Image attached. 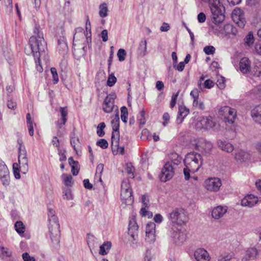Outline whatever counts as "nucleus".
Listing matches in <instances>:
<instances>
[{"mask_svg": "<svg viewBox=\"0 0 261 261\" xmlns=\"http://www.w3.org/2000/svg\"><path fill=\"white\" fill-rule=\"evenodd\" d=\"M251 115L255 121L261 124V105L255 107L252 110Z\"/></svg>", "mask_w": 261, "mask_h": 261, "instance_id": "24", "label": "nucleus"}, {"mask_svg": "<svg viewBox=\"0 0 261 261\" xmlns=\"http://www.w3.org/2000/svg\"><path fill=\"white\" fill-rule=\"evenodd\" d=\"M233 21L241 28H244L246 19L244 12L239 8H236L232 12Z\"/></svg>", "mask_w": 261, "mask_h": 261, "instance_id": "11", "label": "nucleus"}, {"mask_svg": "<svg viewBox=\"0 0 261 261\" xmlns=\"http://www.w3.org/2000/svg\"><path fill=\"white\" fill-rule=\"evenodd\" d=\"M121 118L123 122L126 123L127 122L128 111L126 107L123 106L121 108Z\"/></svg>", "mask_w": 261, "mask_h": 261, "instance_id": "42", "label": "nucleus"}, {"mask_svg": "<svg viewBox=\"0 0 261 261\" xmlns=\"http://www.w3.org/2000/svg\"><path fill=\"white\" fill-rule=\"evenodd\" d=\"M22 257L24 261H35V258L31 256L27 252L23 253Z\"/></svg>", "mask_w": 261, "mask_h": 261, "instance_id": "63", "label": "nucleus"}, {"mask_svg": "<svg viewBox=\"0 0 261 261\" xmlns=\"http://www.w3.org/2000/svg\"><path fill=\"white\" fill-rule=\"evenodd\" d=\"M120 197L122 203L125 205H131L134 202L133 190L129 180H122Z\"/></svg>", "mask_w": 261, "mask_h": 261, "instance_id": "7", "label": "nucleus"}, {"mask_svg": "<svg viewBox=\"0 0 261 261\" xmlns=\"http://www.w3.org/2000/svg\"><path fill=\"white\" fill-rule=\"evenodd\" d=\"M125 171L127 174L129 175V178H134V168L132 166L131 163H127L126 165Z\"/></svg>", "mask_w": 261, "mask_h": 261, "instance_id": "41", "label": "nucleus"}, {"mask_svg": "<svg viewBox=\"0 0 261 261\" xmlns=\"http://www.w3.org/2000/svg\"><path fill=\"white\" fill-rule=\"evenodd\" d=\"M58 154L60 156V161L63 162L66 160V156L65 155L66 150L64 149L58 148Z\"/></svg>", "mask_w": 261, "mask_h": 261, "instance_id": "51", "label": "nucleus"}, {"mask_svg": "<svg viewBox=\"0 0 261 261\" xmlns=\"http://www.w3.org/2000/svg\"><path fill=\"white\" fill-rule=\"evenodd\" d=\"M185 168L183 172L185 179H189L191 173H195L202 165V157L199 153L193 152L188 153L184 160Z\"/></svg>", "mask_w": 261, "mask_h": 261, "instance_id": "2", "label": "nucleus"}, {"mask_svg": "<svg viewBox=\"0 0 261 261\" xmlns=\"http://www.w3.org/2000/svg\"><path fill=\"white\" fill-rule=\"evenodd\" d=\"M194 257L196 261H210L211 258L208 252L202 248H198L194 251Z\"/></svg>", "mask_w": 261, "mask_h": 261, "instance_id": "15", "label": "nucleus"}, {"mask_svg": "<svg viewBox=\"0 0 261 261\" xmlns=\"http://www.w3.org/2000/svg\"><path fill=\"white\" fill-rule=\"evenodd\" d=\"M203 51L207 55H213L215 51V48L213 46H206L204 47Z\"/></svg>", "mask_w": 261, "mask_h": 261, "instance_id": "53", "label": "nucleus"}, {"mask_svg": "<svg viewBox=\"0 0 261 261\" xmlns=\"http://www.w3.org/2000/svg\"><path fill=\"white\" fill-rule=\"evenodd\" d=\"M70 143L74 150L76 151V146L79 143V139L76 137H72L70 140Z\"/></svg>", "mask_w": 261, "mask_h": 261, "instance_id": "62", "label": "nucleus"}, {"mask_svg": "<svg viewBox=\"0 0 261 261\" xmlns=\"http://www.w3.org/2000/svg\"><path fill=\"white\" fill-rule=\"evenodd\" d=\"M60 113L61 115L62 123H60L59 122H57L56 124L59 128H61L63 125H64L66 121V116H67V110L66 107H61Z\"/></svg>", "mask_w": 261, "mask_h": 261, "instance_id": "28", "label": "nucleus"}, {"mask_svg": "<svg viewBox=\"0 0 261 261\" xmlns=\"http://www.w3.org/2000/svg\"><path fill=\"white\" fill-rule=\"evenodd\" d=\"M240 70L243 74L247 73L250 70V62L247 58H243L240 63Z\"/></svg>", "mask_w": 261, "mask_h": 261, "instance_id": "22", "label": "nucleus"}, {"mask_svg": "<svg viewBox=\"0 0 261 261\" xmlns=\"http://www.w3.org/2000/svg\"><path fill=\"white\" fill-rule=\"evenodd\" d=\"M193 106L198 108L200 110H204L205 106L203 101L199 100V99H193Z\"/></svg>", "mask_w": 261, "mask_h": 261, "instance_id": "40", "label": "nucleus"}, {"mask_svg": "<svg viewBox=\"0 0 261 261\" xmlns=\"http://www.w3.org/2000/svg\"><path fill=\"white\" fill-rule=\"evenodd\" d=\"M116 77L114 76L113 74H111L108 77L107 84L109 87H112L116 83Z\"/></svg>", "mask_w": 261, "mask_h": 261, "instance_id": "49", "label": "nucleus"}, {"mask_svg": "<svg viewBox=\"0 0 261 261\" xmlns=\"http://www.w3.org/2000/svg\"><path fill=\"white\" fill-rule=\"evenodd\" d=\"M94 241L95 237L92 234H88L87 237V242L90 248L94 246Z\"/></svg>", "mask_w": 261, "mask_h": 261, "instance_id": "56", "label": "nucleus"}, {"mask_svg": "<svg viewBox=\"0 0 261 261\" xmlns=\"http://www.w3.org/2000/svg\"><path fill=\"white\" fill-rule=\"evenodd\" d=\"M99 14L101 18H105L108 16V7L106 3H103L99 6Z\"/></svg>", "mask_w": 261, "mask_h": 261, "instance_id": "35", "label": "nucleus"}, {"mask_svg": "<svg viewBox=\"0 0 261 261\" xmlns=\"http://www.w3.org/2000/svg\"><path fill=\"white\" fill-rule=\"evenodd\" d=\"M18 164L16 163L13 164V173L16 179H19L20 178V175L19 174V170L17 167Z\"/></svg>", "mask_w": 261, "mask_h": 261, "instance_id": "58", "label": "nucleus"}, {"mask_svg": "<svg viewBox=\"0 0 261 261\" xmlns=\"http://www.w3.org/2000/svg\"><path fill=\"white\" fill-rule=\"evenodd\" d=\"M50 72L52 74L54 83L57 84L59 82V77L57 69L54 67H52L50 69Z\"/></svg>", "mask_w": 261, "mask_h": 261, "instance_id": "52", "label": "nucleus"}, {"mask_svg": "<svg viewBox=\"0 0 261 261\" xmlns=\"http://www.w3.org/2000/svg\"><path fill=\"white\" fill-rule=\"evenodd\" d=\"M9 177V171L5 165V164H3L0 167V179L4 178L7 179Z\"/></svg>", "mask_w": 261, "mask_h": 261, "instance_id": "34", "label": "nucleus"}, {"mask_svg": "<svg viewBox=\"0 0 261 261\" xmlns=\"http://www.w3.org/2000/svg\"><path fill=\"white\" fill-rule=\"evenodd\" d=\"M85 36L86 37L87 41L91 40V24L89 19H87L86 23V33H84Z\"/></svg>", "mask_w": 261, "mask_h": 261, "instance_id": "36", "label": "nucleus"}, {"mask_svg": "<svg viewBox=\"0 0 261 261\" xmlns=\"http://www.w3.org/2000/svg\"><path fill=\"white\" fill-rule=\"evenodd\" d=\"M220 115L224 116L225 122L232 124L237 117V111L236 109L228 106L221 108L219 111Z\"/></svg>", "mask_w": 261, "mask_h": 261, "instance_id": "10", "label": "nucleus"}, {"mask_svg": "<svg viewBox=\"0 0 261 261\" xmlns=\"http://www.w3.org/2000/svg\"><path fill=\"white\" fill-rule=\"evenodd\" d=\"M18 162L20 164L23 166L28 165V159L25 147L23 149L18 150Z\"/></svg>", "mask_w": 261, "mask_h": 261, "instance_id": "27", "label": "nucleus"}, {"mask_svg": "<svg viewBox=\"0 0 261 261\" xmlns=\"http://www.w3.org/2000/svg\"><path fill=\"white\" fill-rule=\"evenodd\" d=\"M155 232L146 233L145 240L149 243H153L155 240Z\"/></svg>", "mask_w": 261, "mask_h": 261, "instance_id": "46", "label": "nucleus"}, {"mask_svg": "<svg viewBox=\"0 0 261 261\" xmlns=\"http://www.w3.org/2000/svg\"><path fill=\"white\" fill-rule=\"evenodd\" d=\"M63 197L64 199L68 200L73 199V196L71 193V191L70 188H64Z\"/></svg>", "mask_w": 261, "mask_h": 261, "instance_id": "39", "label": "nucleus"}, {"mask_svg": "<svg viewBox=\"0 0 261 261\" xmlns=\"http://www.w3.org/2000/svg\"><path fill=\"white\" fill-rule=\"evenodd\" d=\"M196 148L200 151L208 153L212 149L213 144L203 138H200L196 143Z\"/></svg>", "mask_w": 261, "mask_h": 261, "instance_id": "14", "label": "nucleus"}, {"mask_svg": "<svg viewBox=\"0 0 261 261\" xmlns=\"http://www.w3.org/2000/svg\"><path fill=\"white\" fill-rule=\"evenodd\" d=\"M217 85L220 89H223L225 88V80L221 76L217 81Z\"/></svg>", "mask_w": 261, "mask_h": 261, "instance_id": "59", "label": "nucleus"}, {"mask_svg": "<svg viewBox=\"0 0 261 261\" xmlns=\"http://www.w3.org/2000/svg\"><path fill=\"white\" fill-rule=\"evenodd\" d=\"M250 159V155L247 152L240 150L234 154V159L237 162L243 163L249 161Z\"/></svg>", "mask_w": 261, "mask_h": 261, "instance_id": "19", "label": "nucleus"}, {"mask_svg": "<svg viewBox=\"0 0 261 261\" xmlns=\"http://www.w3.org/2000/svg\"><path fill=\"white\" fill-rule=\"evenodd\" d=\"M141 202L143 207H148L149 206V198L148 194H145L141 196Z\"/></svg>", "mask_w": 261, "mask_h": 261, "instance_id": "44", "label": "nucleus"}, {"mask_svg": "<svg viewBox=\"0 0 261 261\" xmlns=\"http://www.w3.org/2000/svg\"><path fill=\"white\" fill-rule=\"evenodd\" d=\"M48 229L50 238L53 245L58 246L60 243V225L55 211L51 208L48 209Z\"/></svg>", "mask_w": 261, "mask_h": 261, "instance_id": "3", "label": "nucleus"}, {"mask_svg": "<svg viewBox=\"0 0 261 261\" xmlns=\"http://www.w3.org/2000/svg\"><path fill=\"white\" fill-rule=\"evenodd\" d=\"M112 244L110 242H106L100 246L99 253L102 255L107 254L109 250L111 249Z\"/></svg>", "mask_w": 261, "mask_h": 261, "instance_id": "32", "label": "nucleus"}, {"mask_svg": "<svg viewBox=\"0 0 261 261\" xmlns=\"http://www.w3.org/2000/svg\"><path fill=\"white\" fill-rule=\"evenodd\" d=\"M116 98V95L115 93H111L107 96L102 104V110L105 112L109 113L113 111Z\"/></svg>", "mask_w": 261, "mask_h": 261, "instance_id": "12", "label": "nucleus"}, {"mask_svg": "<svg viewBox=\"0 0 261 261\" xmlns=\"http://www.w3.org/2000/svg\"><path fill=\"white\" fill-rule=\"evenodd\" d=\"M29 43L31 49V54H32L34 57L37 70L39 72H41L43 71V68L40 64V57L46 48V43L39 25H35L34 35L30 37Z\"/></svg>", "mask_w": 261, "mask_h": 261, "instance_id": "1", "label": "nucleus"}, {"mask_svg": "<svg viewBox=\"0 0 261 261\" xmlns=\"http://www.w3.org/2000/svg\"><path fill=\"white\" fill-rule=\"evenodd\" d=\"M168 231L169 235L174 239V242L178 245L182 244L186 240V231L182 229L181 226L170 227Z\"/></svg>", "mask_w": 261, "mask_h": 261, "instance_id": "8", "label": "nucleus"}, {"mask_svg": "<svg viewBox=\"0 0 261 261\" xmlns=\"http://www.w3.org/2000/svg\"><path fill=\"white\" fill-rule=\"evenodd\" d=\"M258 250L255 247L248 248L245 252V254L242 258L243 261L254 260L258 255Z\"/></svg>", "mask_w": 261, "mask_h": 261, "instance_id": "20", "label": "nucleus"}, {"mask_svg": "<svg viewBox=\"0 0 261 261\" xmlns=\"http://www.w3.org/2000/svg\"><path fill=\"white\" fill-rule=\"evenodd\" d=\"M219 147L222 150L227 152H231L233 149V146L230 143L225 140H219L217 142Z\"/></svg>", "mask_w": 261, "mask_h": 261, "instance_id": "23", "label": "nucleus"}, {"mask_svg": "<svg viewBox=\"0 0 261 261\" xmlns=\"http://www.w3.org/2000/svg\"><path fill=\"white\" fill-rule=\"evenodd\" d=\"M227 210L228 207L226 206L218 205L214 207L212 211V216L214 219L218 220L224 216Z\"/></svg>", "mask_w": 261, "mask_h": 261, "instance_id": "17", "label": "nucleus"}, {"mask_svg": "<svg viewBox=\"0 0 261 261\" xmlns=\"http://www.w3.org/2000/svg\"><path fill=\"white\" fill-rule=\"evenodd\" d=\"M207 3L210 8L213 21L215 24L222 23L225 19V8L220 0H201Z\"/></svg>", "mask_w": 261, "mask_h": 261, "instance_id": "4", "label": "nucleus"}, {"mask_svg": "<svg viewBox=\"0 0 261 261\" xmlns=\"http://www.w3.org/2000/svg\"><path fill=\"white\" fill-rule=\"evenodd\" d=\"M139 54L141 57H144L147 54V41L146 40H141L138 48Z\"/></svg>", "mask_w": 261, "mask_h": 261, "instance_id": "33", "label": "nucleus"}, {"mask_svg": "<svg viewBox=\"0 0 261 261\" xmlns=\"http://www.w3.org/2000/svg\"><path fill=\"white\" fill-rule=\"evenodd\" d=\"M58 50L61 55H65L67 53L68 46L66 42L63 39L58 40Z\"/></svg>", "mask_w": 261, "mask_h": 261, "instance_id": "30", "label": "nucleus"}, {"mask_svg": "<svg viewBox=\"0 0 261 261\" xmlns=\"http://www.w3.org/2000/svg\"><path fill=\"white\" fill-rule=\"evenodd\" d=\"M169 220V227H176L185 224L188 218L185 211L181 208H176L167 214Z\"/></svg>", "mask_w": 261, "mask_h": 261, "instance_id": "5", "label": "nucleus"}, {"mask_svg": "<svg viewBox=\"0 0 261 261\" xmlns=\"http://www.w3.org/2000/svg\"><path fill=\"white\" fill-rule=\"evenodd\" d=\"M218 261H235L229 254H224L218 257Z\"/></svg>", "mask_w": 261, "mask_h": 261, "instance_id": "45", "label": "nucleus"}, {"mask_svg": "<svg viewBox=\"0 0 261 261\" xmlns=\"http://www.w3.org/2000/svg\"><path fill=\"white\" fill-rule=\"evenodd\" d=\"M258 202V197L253 194H249L245 196L241 200V204L243 206L252 207Z\"/></svg>", "mask_w": 261, "mask_h": 261, "instance_id": "16", "label": "nucleus"}, {"mask_svg": "<svg viewBox=\"0 0 261 261\" xmlns=\"http://www.w3.org/2000/svg\"><path fill=\"white\" fill-rule=\"evenodd\" d=\"M138 229V226L135 220H132L129 221L128 225V232L134 240H136L135 233L137 231Z\"/></svg>", "mask_w": 261, "mask_h": 261, "instance_id": "26", "label": "nucleus"}, {"mask_svg": "<svg viewBox=\"0 0 261 261\" xmlns=\"http://www.w3.org/2000/svg\"><path fill=\"white\" fill-rule=\"evenodd\" d=\"M16 231L19 234L23 233L25 231V227L21 221H17L15 224Z\"/></svg>", "mask_w": 261, "mask_h": 261, "instance_id": "38", "label": "nucleus"}, {"mask_svg": "<svg viewBox=\"0 0 261 261\" xmlns=\"http://www.w3.org/2000/svg\"><path fill=\"white\" fill-rule=\"evenodd\" d=\"M244 45L247 47H251L254 42V37L253 33L249 32L244 39Z\"/></svg>", "mask_w": 261, "mask_h": 261, "instance_id": "31", "label": "nucleus"}, {"mask_svg": "<svg viewBox=\"0 0 261 261\" xmlns=\"http://www.w3.org/2000/svg\"><path fill=\"white\" fill-rule=\"evenodd\" d=\"M200 92V90L195 88L193 89L190 93V95L192 96L193 99H196L199 98V94Z\"/></svg>", "mask_w": 261, "mask_h": 261, "instance_id": "61", "label": "nucleus"}, {"mask_svg": "<svg viewBox=\"0 0 261 261\" xmlns=\"http://www.w3.org/2000/svg\"><path fill=\"white\" fill-rule=\"evenodd\" d=\"M174 168L171 163L169 162H167L164 166L160 174L159 178L160 179H171L174 175Z\"/></svg>", "mask_w": 261, "mask_h": 261, "instance_id": "13", "label": "nucleus"}, {"mask_svg": "<svg viewBox=\"0 0 261 261\" xmlns=\"http://www.w3.org/2000/svg\"><path fill=\"white\" fill-rule=\"evenodd\" d=\"M137 119L141 124H145V111L143 109L142 111H141L139 113V115L137 116Z\"/></svg>", "mask_w": 261, "mask_h": 261, "instance_id": "55", "label": "nucleus"}, {"mask_svg": "<svg viewBox=\"0 0 261 261\" xmlns=\"http://www.w3.org/2000/svg\"><path fill=\"white\" fill-rule=\"evenodd\" d=\"M189 110L185 106H179L178 108V112L177 116L176 122L177 124H180L184 120V118L189 114Z\"/></svg>", "mask_w": 261, "mask_h": 261, "instance_id": "21", "label": "nucleus"}, {"mask_svg": "<svg viewBox=\"0 0 261 261\" xmlns=\"http://www.w3.org/2000/svg\"><path fill=\"white\" fill-rule=\"evenodd\" d=\"M255 50L256 53L259 55H261V40H259L255 44Z\"/></svg>", "mask_w": 261, "mask_h": 261, "instance_id": "64", "label": "nucleus"}, {"mask_svg": "<svg viewBox=\"0 0 261 261\" xmlns=\"http://www.w3.org/2000/svg\"><path fill=\"white\" fill-rule=\"evenodd\" d=\"M113 132L111 137V146L112 148L114 146L117 147L118 145L119 141V117L118 112L116 113L114 118L111 121Z\"/></svg>", "mask_w": 261, "mask_h": 261, "instance_id": "9", "label": "nucleus"}, {"mask_svg": "<svg viewBox=\"0 0 261 261\" xmlns=\"http://www.w3.org/2000/svg\"><path fill=\"white\" fill-rule=\"evenodd\" d=\"M1 253L6 257H9L12 254L11 251L7 248L1 247Z\"/></svg>", "mask_w": 261, "mask_h": 261, "instance_id": "60", "label": "nucleus"}, {"mask_svg": "<svg viewBox=\"0 0 261 261\" xmlns=\"http://www.w3.org/2000/svg\"><path fill=\"white\" fill-rule=\"evenodd\" d=\"M221 180H205L204 187L208 191L216 192L222 186Z\"/></svg>", "mask_w": 261, "mask_h": 261, "instance_id": "18", "label": "nucleus"}, {"mask_svg": "<svg viewBox=\"0 0 261 261\" xmlns=\"http://www.w3.org/2000/svg\"><path fill=\"white\" fill-rule=\"evenodd\" d=\"M146 207H142L140 211V214L142 217H147L148 218H151L153 216V214L151 212L147 211Z\"/></svg>", "mask_w": 261, "mask_h": 261, "instance_id": "48", "label": "nucleus"}, {"mask_svg": "<svg viewBox=\"0 0 261 261\" xmlns=\"http://www.w3.org/2000/svg\"><path fill=\"white\" fill-rule=\"evenodd\" d=\"M155 232V224L154 222H149L146 226V233Z\"/></svg>", "mask_w": 261, "mask_h": 261, "instance_id": "47", "label": "nucleus"}, {"mask_svg": "<svg viewBox=\"0 0 261 261\" xmlns=\"http://www.w3.org/2000/svg\"><path fill=\"white\" fill-rule=\"evenodd\" d=\"M68 163L71 168V172L73 175H76L79 173L80 166L78 162L75 161L72 157L68 159Z\"/></svg>", "mask_w": 261, "mask_h": 261, "instance_id": "25", "label": "nucleus"}, {"mask_svg": "<svg viewBox=\"0 0 261 261\" xmlns=\"http://www.w3.org/2000/svg\"><path fill=\"white\" fill-rule=\"evenodd\" d=\"M126 55V51L124 49H119L117 53V56L119 61H123L125 60V57Z\"/></svg>", "mask_w": 261, "mask_h": 261, "instance_id": "54", "label": "nucleus"}, {"mask_svg": "<svg viewBox=\"0 0 261 261\" xmlns=\"http://www.w3.org/2000/svg\"><path fill=\"white\" fill-rule=\"evenodd\" d=\"M84 47H83L81 50L74 49L73 54L75 58H76L77 60H79L81 57L84 56Z\"/></svg>", "mask_w": 261, "mask_h": 261, "instance_id": "57", "label": "nucleus"}, {"mask_svg": "<svg viewBox=\"0 0 261 261\" xmlns=\"http://www.w3.org/2000/svg\"><path fill=\"white\" fill-rule=\"evenodd\" d=\"M96 145L102 149H106L108 147V142L104 139H101L96 142Z\"/></svg>", "mask_w": 261, "mask_h": 261, "instance_id": "50", "label": "nucleus"}, {"mask_svg": "<svg viewBox=\"0 0 261 261\" xmlns=\"http://www.w3.org/2000/svg\"><path fill=\"white\" fill-rule=\"evenodd\" d=\"M197 130H208L213 128L215 131L220 130V125L214 121L212 117H199L195 124Z\"/></svg>", "mask_w": 261, "mask_h": 261, "instance_id": "6", "label": "nucleus"}, {"mask_svg": "<svg viewBox=\"0 0 261 261\" xmlns=\"http://www.w3.org/2000/svg\"><path fill=\"white\" fill-rule=\"evenodd\" d=\"M251 71L252 75L256 77H261V62L256 61L254 63V66Z\"/></svg>", "mask_w": 261, "mask_h": 261, "instance_id": "29", "label": "nucleus"}, {"mask_svg": "<svg viewBox=\"0 0 261 261\" xmlns=\"http://www.w3.org/2000/svg\"><path fill=\"white\" fill-rule=\"evenodd\" d=\"M171 162H169L172 165H178L181 162V158L179 157L176 153H172L170 157Z\"/></svg>", "mask_w": 261, "mask_h": 261, "instance_id": "37", "label": "nucleus"}, {"mask_svg": "<svg viewBox=\"0 0 261 261\" xmlns=\"http://www.w3.org/2000/svg\"><path fill=\"white\" fill-rule=\"evenodd\" d=\"M106 127V124L104 122H100L97 127V134L99 137H102L105 135L103 129Z\"/></svg>", "mask_w": 261, "mask_h": 261, "instance_id": "43", "label": "nucleus"}]
</instances>
